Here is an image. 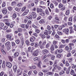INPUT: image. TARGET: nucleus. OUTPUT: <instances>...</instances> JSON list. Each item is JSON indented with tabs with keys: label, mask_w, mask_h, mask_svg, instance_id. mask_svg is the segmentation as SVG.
<instances>
[{
	"label": "nucleus",
	"mask_w": 76,
	"mask_h": 76,
	"mask_svg": "<svg viewBox=\"0 0 76 76\" xmlns=\"http://www.w3.org/2000/svg\"><path fill=\"white\" fill-rule=\"evenodd\" d=\"M33 55L35 57H36L38 55V50H35L33 51Z\"/></svg>",
	"instance_id": "nucleus-1"
},
{
	"label": "nucleus",
	"mask_w": 76,
	"mask_h": 76,
	"mask_svg": "<svg viewBox=\"0 0 76 76\" xmlns=\"http://www.w3.org/2000/svg\"><path fill=\"white\" fill-rule=\"evenodd\" d=\"M63 31L65 34H69V28H65L63 30Z\"/></svg>",
	"instance_id": "nucleus-2"
},
{
	"label": "nucleus",
	"mask_w": 76,
	"mask_h": 76,
	"mask_svg": "<svg viewBox=\"0 0 76 76\" xmlns=\"http://www.w3.org/2000/svg\"><path fill=\"white\" fill-rule=\"evenodd\" d=\"M12 65V64L8 62H6V66L9 68H11Z\"/></svg>",
	"instance_id": "nucleus-3"
},
{
	"label": "nucleus",
	"mask_w": 76,
	"mask_h": 76,
	"mask_svg": "<svg viewBox=\"0 0 76 76\" xmlns=\"http://www.w3.org/2000/svg\"><path fill=\"white\" fill-rule=\"evenodd\" d=\"M2 12L3 13V14L4 15H6L7 13V10L6 8H4L3 9V10L2 11Z\"/></svg>",
	"instance_id": "nucleus-4"
},
{
	"label": "nucleus",
	"mask_w": 76,
	"mask_h": 76,
	"mask_svg": "<svg viewBox=\"0 0 76 76\" xmlns=\"http://www.w3.org/2000/svg\"><path fill=\"white\" fill-rule=\"evenodd\" d=\"M43 53L44 54H47L49 53V51L47 50H44L43 51Z\"/></svg>",
	"instance_id": "nucleus-5"
},
{
	"label": "nucleus",
	"mask_w": 76,
	"mask_h": 76,
	"mask_svg": "<svg viewBox=\"0 0 76 76\" xmlns=\"http://www.w3.org/2000/svg\"><path fill=\"white\" fill-rule=\"evenodd\" d=\"M28 12H29V10H26L23 14V16H25V15H26L28 14Z\"/></svg>",
	"instance_id": "nucleus-6"
},
{
	"label": "nucleus",
	"mask_w": 76,
	"mask_h": 76,
	"mask_svg": "<svg viewBox=\"0 0 76 76\" xmlns=\"http://www.w3.org/2000/svg\"><path fill=\"white\" fill-rule=\"evenodd\" d=\"M32 15L33 16V18H36L37 17V14L34 12H33L32 13Z\"/></svg>",
	"instance_id": "nucleus-7"
},
{
	"label": "nucleus",
	"mask_w": 76,
	"mask_h": 76,
	"mask_svg": "<svg viewBox=\"0 0 76 76\" xmlns=\"http://www.w3.org/2000/svg\"><path fill=\"white\" fill-rule=\"evenodd\" d=\"M37 13H39V12H42V10L41 9H39V8H37Z\"/></svg>",
	"instance_id": "nucleus-8"
},
{
	"label": "nucleus",
	"mask_w": 76,
	"mask_h": 76,
	"mask_svg": "<svg viewBox=\"0 0 76 76\" xmlns=\"http://www.w3.org/2000/svg\"><path fill=\"white\" fill-rule=\"evenodd\" d=\"M63 24L62 27L63 28H65V27H66V26H67V23L66 22H64L63 23Z\"/></svg>",
	"instance_id": "nucleus-9"
},
{
	"label": "nucleus",
	"mask_w": 76,
	"mask_h": 76,
	"mask_svg": "<svg viewBox=\"0 0 76 76\" xmlns=\"http://www.w3.org/2000/svg\"><path fill=\"white\" fill-rule=\"evenodd\" d=\"M71 65L72 66V69H75V68H76V65L74 64H73V63H71Z\"/></svg>",
	"instance_id": "nucleus-10"
},
{
	"label": "nucleus",
	"mask_w": 76,
	"mask_h": 76,
	"mask_svg": "<svg viewBox=\"0 0 76 76\" xmlns=\"http://www.w3.org/2000/svg\"><path fill=\"white\" fill-rule=\"evenodd\" d=\"M6 38H7L8 39H10L12 38V36H11V35H8L6 36Z\"/></svg>",
	"instance_id": "nucleus-11"
},
{
	"label": "nucleus",
	"mask_w": 76,
	"mask_h": 76,
	"mask_svg": "<svg viewBox=\"0 0 76 76\" xmlns=\"http://www.w3.org/2000/svg\"><path fill=\"white\" fill-rule=\"evenodd\" d=\"M76 10V6H74L73 8V10L72 11L73 12V13H75Z\"/></svg>",
	"instance_id": "nucleus-12"
},
{
	"label": "nucleus",
	"mask_w": 76,
	"mask_h": 76,
	"mask_svg": "<svg viewBox=\"0 0 76 76\" xmlns=\"http://www.w3.org/2000/svg\"><path fill=\"white\" fill-rule=\"evenodd\" d=\"M1 52H2V54H4V55L5 56H6V52H5L4 50H3V49H1Z\"/></svg>",
	"instance_id": "nucleus-13"
},
{
	"label": "nucleus",
	"mask_w": 76,
	"mask_h": 76,
	"mask_svg": "<svg viewBox=\"0 0 76 76\" xmlns=\"http://www.w3.org/2000/svg\"><path fill=\"white\" fill-rule=\"evenodd\" d=\"M45 22V21H44V20L43 19H42L40 20L39 21V23H44Z\"/></svg>",
	"instance_id": "nucleus-14"
},
{
	"label": "nucleus",
	"mask_w": 76,
	"mask_h": 76,
	"mask_svg": "<svg viewBox=\"0 0 76 76\" xmlns=\"http://www.w3.org/2000/svg\"><path fill=\"white\" fill-rule=\"evenodd\" d=\"M63 7V4H62L61 3L59 4V8H61V7Z\"/></svg>",
	"instance_id": "nucleus-15"
},
{
	"label": "nucleus",
	"mask_w": 76,
	"mask_h": 76,
	"mask_svg": "<svg viewBox=\"0 0 76 76\" xmlns=\"http://www.w3.org/2000/svg\"><path fill=\"white\" fill-rule=\"evenodd\" d=\"M10 44V42H8L5 44V46L6 47H7V46H9Z\"/></svg>",
	"instance_id": "nucleus-16"
},
{
	"label": "nucleus",
	"mask_w": 76,
	"mask_h": 76,
	"mask_svg": "<svg viewBox=\"0 0 76 76\" xmlns=\"http://www.w3.org/2000/svg\"><path fill=\"white\" fill-rule=\"evenodd\" d=\"M26 44L27 45H30V42L28 40H27L26 41Z\"/></svg>",
	"instance_id": "nucleus-17"
},
{
	"label": "nucleus",
	"mask_w": 76,
	"mask_h": 76,
	"mask_svg": "<svg viewBox=\"0 0 76 76\" xmlns=\"http://www.w3.org/2000/svg\"><path fill=\"white\" fill-rule=\"evenodd\" d=\"M17 66H14L13 67V69L14 70V71L15 72H16V71L17 70Z\"/></svg>",
	"instance_id": "nucleus-18"
},
{
	"label": "nucleus",
	"mask_w": 76,
	"mask_h": 76,
	"mask_svg": "<svg viewBox=\"0 0 76 76\" xmlns=\"http://www.w3.org/2000/svg\"><path fill=\"white\" fill-rule=\"evenodd\" d=\"M16 4V3L15 1H13L12 3V6H15Z\"/></svg>",
	"instance_id": "nucleus-19"
},
{
	"label": "nucleus",
	"mask_w": 76,
	"mask_h": 76,
	"mask_svg": "<svg viewBox=\"0 0 76 76\" xmlns=\"http://www.w3.org/2000/svg\"><path fill=\"white\" fill-rule=\"evenodd\" d=\"M53 74H54V73L52 72H48L47 73V75H53Z\"/></svg>",
	"instance_id": "nucleus-20"
},
{
	"label": "nucleus",
	"mask_w": 76,
	"mask_h": 76,
	"mask_svg": "<svg viewBox=\"0 0 76 76\" xmlns=\"http://www.w3.org/2000/svg\"><path fill=\"white\" fill-rule=\"evenodd\" d=\"M15 10L17 11V12H20V9H19V8L17 7H16L15 9Z\"/></svg>",
	"instance_id": "nucleus-21"
},
{
	"label": "nucleus",
	"mask_w": 76,
	"mask_h": 76,
	"mask_svg": "<svg viewBox=\"0 0 76 76\" xmlns=\"http://www.w3.org/2000/svg\"><path fill=\"white\" fill-rule=\"evenodd\" d=\"M6 6V2H3V4L2 5V7H4Z\"/></svg>",
	"instance_id": "nucleus-22"
},
{
	"label": "nucleus",
	"mask_w": 76,
	"mask_h": 76,
	"mask_svg": "<svg viewBox=\"0 0 76 76\" xmlns=\"http://www.w3.org/2000/svg\"><path fill=\"white\" fill-rule=\"evenodd\" d=\"M39 15H41V16H44L45 15V13H44L43 11H42V12H41V13H40Z\"/></svg>",
	"instance_id": "nucleus-23"
},
{
	"label": "nucleus",
	"mask_w": 76,
	"mask_h": 76,
	"mask_svg": "<svg viewBox=\"0 0 76 76\" xmlns=\"http://www.w3.org/2000/svg\"><path fill=\"white\" fill-rule=\"evenodd\" d=\"M5 62L4 61H3L2 65V68H4L5 67Z\"/></svg>",
	"instance_id": "nucleus-24"
},
{
	"label": "nucleus",
	"mask_w": 76,
	"mask_h": 76,
	"mask_svg": "<svg viewBox=\"0 0 76 76\" xmlns=\"http://www.w3.org/2000/svg\"><path fill=\"white\" fill-rule=\"evenodd\" d=\"M69 13H70V11L69 10H67L66 11V12L65 13L66 15H69Z\"/></svg>",
	"instance_id": "nucleus-25"
},
{
	"label": "nucleus",
	"mask_w": 76,
	"mask_h": 76,
	"mask_svg": "<svg viewBox=\"0 0 76 76\" xmlns=\"http://www.w3.org/2000/svg\"><path fill=\"white\" fill-rule=\"evenodd\" d=\"M61 57V54H57L56 56V57L58 58H60Z\"/></svg>",
	"instance_id": "nucleus-26"
},
{
	"label": "nucleus",
	"mask_w": 76,
	"mask_h": 76,
	"mask_svg": "<svg viewBox=\"0 0 76 76\" xmlns=\"http://www.w3.org/2000/svg\"><path fill=\"white\" fill-rule=\"evenodd\" d=\"M50 50L52 51H54V45H52L50 48Z\"/></svg>",
	"instance_id": "nucleus-27"
},
{
	"label": "nucleus",
	"mask_w": 76,
	"mask_h": 76,
	"mask_svg": "<svg viewBox=\"0 0 76 76\" xmlns=\"http://www.w3.org/2000/svg\"><path fill=\"white\" fill-rule=\"evenodd\" d=\"M21 43L22 45H23V44H24V40L23 39V38L21 39Z\"/></svg>",
	"instance_id": "nucleus-28"
},
{
	"label": "nucleus",
	"mask_w": 76,
	"mask_h": 76,
	"mask_svg": "<svg viewBox=\"0 0 76 76\" xmlns=\"http://www.w3.org/2000/svg\"><path fill=\"white\" fill-rule=\"evenodd\" d=\"M18 55L19 53L17 52L15 53L14 54V56H15L16 57H18Z\"/></svg>",
	"instance_id": "nucleus-29"
},
{
	"label": "nucleus",
	"mask_w": 76,
	"mask_h": 76,
	"mask_svg": "<svg viewBox=\"0 0 76 76\" xmlns=\"http://www.w3.org/2000/svg\"><path fill=\"white\" fill-rule=\"evenodd\" d=\"M26 7H23L21 10V11L22 12H24V11H25V10H26Z\"/></svg>",
	"instance_id": "nucleus-30"
},
{
	"label": "nucleus",
	"mask_w": 76,
	"mask_h": 76,
	"mask_svg": "<svg viewBox=\"0 0 76 76\" xmlns=\"http://www.w3.org/2000/svg\"><path fill=\"white\" fill-rule=\"evenodd\" d=\"M65 63L66 65V66H70V64L69 63V62H68V61H66Z\"/></svg>",
	"instance_id": "nucleus-31"
},
{
	"label": "nucleus",
	"mask_w": 76,
	"mask_h": 76,
	"mask_svg": "<svg viewBox=\"0 0 76 76\" xmlns=\"http://www.w3.org/2000/svg\"><path fill=\"white\" fill-rule=\"evenodd\" d=\"M17 6L18 7H22V4L21 3H19L17 5Z\"/></svg>",
	"instance_id": "nucleus-32"
},
{
	"label": "nucleus",
	"mask_w": 76,
	"mask_h": 76,
	"mask_svg": "<svg viewBox=\"0 0 76 76\" xmlns=\"http://www.w3.org/2000/svg\"><path fill=\"white\" fill-rule=\"evenodd\" d=\"M13 8L12 7H9L8 8V9L9 10V11H12V9Z\"/></svg>",
	"instance_id": "nucleus-33"
},
{
	"label": "nucleus",
	"mask_w": 76,
	"mask_h": 76,
	"mask_svg": "<svg viewBox=\"0 0 76 76\" xmlns=\"http://www.w3.org/2000/svg\"><path fill=\"white\" fill-rule=\"evenodd\" d=\"M34 61H36L37 60V61H39V58L35 57L34 58Z\"/></svg>",
	"instance_id": "nucleus-34"
},
{
	"label": "nucleus",
	"mask_w": 76,
	"mask_h": 76,
	"mask_svg": "<svg viewBox=\"0 0 76 76\" xmlns=\"http://www.w3.org/2000/svg\"><path fill=\"white\" fill-rule=\"evenodd\" d=\"M65 48L66 51H68L69 50V47L68 46H66Z\"/></svg>",
	"instance_id": "nucleus-35"
},
{
	"label": "nucleus",
	"mask_w": 76,
	"mask_h": 76,
	"mask_svg": "<svg viewBox=\"0 0 76 76\" xmlns=\"http://www.w3.org/2000/svg\"><path fill=\"white\" fill-rule=\"evenodd\" d=\"M50 7L51 9H53V8L54 7V5H53V4H51L50 5Z\"/></svg>",
	"instance_id": "nucleus-36"
},
{
	"label": "nucleus",
	"mask_w": 76,
	"mask_h": 76,
	"mask_svg": "<svg viewBox=\"0 0 76 76\" xmlns=\"http://www.w3.org/2000/svg\"><path fill=\"white\" fill-rule=\"evenodd\" d=\"M55 37L56 38H60V37H59V36L58 35H57V34H56L55 35Z\"/></svg>",
	"instance_id": "nucleus-37"
},
{
	"label": "nucleus",
	"mask_w": 76,
	"mask_h": 76,
	"mask_svg": "<svg viewBox=\"0 0 76 76\" xmlns=\"http://www.w3.org/2000/svg\"><path fill=\"white\" fill-rule=\"evenodd\" d=\"M30 41H31V42H34V39H33V38H32V37H30Z\"/></svg>",
	"instance_id": "nucleus-38"
},
{
	"label": "nucleus",
	"mask_w": 76,
	"mask_h": 76,
	"mask_svg": "<svg viewBox=\"0 0 76 76\" xmlns=\"http://www.w3.org/2000/svg\"><path fill=\"white\" fill-rule=\"evenodd\" d=\"M73 73H74V71L72 69L71 70L70 72L71 75H73Z\"/></svg>",
	"instance_id": "nucleus-39"
},
{
	"label": "nucleus",
	"mask_w": 76,
	"mask_h": 76,
	"mask_svg": "<svg viewBox=\"0 0 76 76\" xmlns=\"http://www.w3.org/2000/svg\"><path fill=\"white\" fill-rule=\"evenodd\" d=\"M42 71L43 72H44V73H47L48 72V71L47 69H43Z\"/></svg>",
	"instance_id": "nucleus-40"
},
{
	"label": "nucleus",
	"mask_w": 76,
	"mask_h": 76,
	"mask_svg": "<svg viewBox=\"0 0 76 76\" xmlns=\"http://www.w3.org/2000/svg\"><path fill=\"white\" fill-rule=\"evenodd\" d=\"M35 32H37V34H39L40 32V31H39V30L38 29H36Z\"/></svg>",
	"instance_id": "nucleus-41"
},
{
	"label": "nucleus",
	"mask_w": 76,
	"mask_h": 76,
	"mask_svg": "<svg viewBox=\"0 0 76 76\" xmlns=\"http://www.w3.org/2000/svg\"><path fill=\"white\" fill-rule=\"evenodd\" d=\"M39 46L40 48L41 49H42V48H44V45L42 44L40 45Z\"/></svg>",
	"instance_id": "nucleus-42"
},
{
	"label": "nucleus",
	"mask_w": 76,
	"mask_h": 76,
	"mask_svg": "<svg viewBox=\"0 0 76 76\" xmlns=\"http://www.w3.org/2000/svg\"><path fill=\"white\" fill-rule=\"evenodd\" d=\"M13 17L14 19L16 18V14L14 13L13 15Z\"/></svg>",
	"instance_id": "nucleus-43"
},
{
	"label": "nucleus",
	"mask_w": 76,
	"mask_h": 76,
	"mask_svg": "<svg viewBox=\"0 0 76 76\" xmlns=\"http://www.w3.org/2000/svg\"><path fill=\"white\" fill-rule=\"evenodd\" d=\"M71 56V53H69L67 54V57H70Z\"/></svg>",
	"instance_id": "nucleus-44"
},
{
	"label": "nucleus",
	"mask_w": 76,
	"mask_h": 76,
	"mask_svg": "<svg viewBox=\"0 0 76 76\" xmlns=\"http://www.w3.org/2000/svg\"><path fill=\"white\" fill-rule=\"evenodd\" d=\"M4 23H3L2 22H0V26H4Z\"/></svg>",
	"instance_id": "nucleus-45"
},
{
	"label": "nucleus",
	"mask_w": 76,
	"mask_h": 76,
	"mask_svg": "<svg viewBox=\"0 0 76 76\" xmlns=\"http://www.w3.org/2000/svg\"><path fill=\"white\" fill-rule=\"evenodd\" d=\"M55 19H56V20H58V21H60V20L59 19V18H58V17H56L55 18Z\"/></svg>",
	"instance_id": "nucleus-46"
},
{
	"label": "nucleus",
	"mask_w": 76,
	"mask_h": 76,
	"mask_svg": "<svg viewBox=\"0 0 76 76\" xmlns=\"http://www.w3.org/2000/svg\"><path fill=\"white\" fill-rule=\"evenodd\" d=\"M69 33L70 34H73V33H74V31L73 30H69Z\"/></svg>",
	"instance_id": "nucleus-47"
},
{
	"label": "nucleus",
	"mask_w": 76,
	"mask_h": 76,
	"mask_svg": "<svg viewBox=\"0 0 76 76\" xmlns=\"http://www.w3.org/2000/svg\"><path fill=\"white\" fill-rule=\"evenodd\" d=\"M49 47H50V44L48 43L46 45V48H48Z\"/></svg>",
	"instance_id": "nucleus-48"
},
{
	"label": "nucleus",
	"mask_w": 76,
	"mask_h": 76,
	"mask_svg": "<svg viewBox=\"0 0 76 76\" xmlns=\"http://www.w3.org/2000/svg\"><path fill=\"white\" fill-rule=\"evenodd\" d=\"M57 34L59 35H62V33L61 31H57Z\"/></svg>",
	"instance_id": "nucleus-49"
},
{
	"label": "nucleus",
	"mask_w": 76,
	"mask_h": 76,
	"mask_svg": "<svg viewBox=\"0 0 76 76\" xmlns=\"http://www.w3.org/2000/svg\"><path fill=\"white\" fill-rule=\"evenodd\" d=\"M9 58L10 61H13V59H12V58L11 56H9Z\"/></svg>",
	"instance_id": "nucleus-50"
},
{
	"label": "nucleus",
	"mask_w": 76,
	"mask_h": 76,
	"mask_svg": "<svg viewBox=\"0 0 76 76\" xmlns=\"http://www.w3.org/2000/svg\"><path fill=\"white\" fill-rule=\"evenodd\" d=\"M62 3L66 4L67 3V0H62Z\"/></svg>",
	"instance_id": "nucleus-51"
},
{
	"label": "nucleus",
	"mask_w": 76,
	"mask_h": 76,
	"mask_svg": "<svg viewBox=\"0 0 76 76\" xmlns=\"http://www.w3.org/2000/svg\"><path fill=\"white\" fill-rule=\"evenodd\" d=\"M28 19H32V16L31 15H30L29 17H28Z\"/></svg>",
	"instance_id": "nucleus-52"
},
{
	"label": "nucleus",
	"mask_w": 76,
	"mask_h": 76,
	"mask_svg": "<svg viewBox=\"0 0 76 76\" xmlns=\"http://www.w3.org/2000/svg\"><path fill=\"white\" fill-rule=\"evenodd\" d=\"M45 13L46 14V15H49V13H48V11L47 10H45Z\"/></svg>",
	"instance_id": "nucleus-53"
},
{
	"label": "nucleus",
	"mask_w": 76,
	"mask_h": 76,
	"mask_svg": "<svg viewBox=\"0 0 76 76\" xmlns=\"http://www.w3.org/2000/svg\"><path fill=\"white\" fill-rule=\"evenodd\" d=\"M57 68V69H58V70L59 71L61 70V67L59 66H58Z\"/></svg>",
	"instance_id": "nucleus-54"
},
{
	"label": "nucleus",
	"mask_w": 76,
	"mask_h": 76,
	"mask_svg": "<svg viewBox=\"0 0 76 76\" xmlns=\"http://www.w3.org/2000/svg\"><path fill=\"white\" fill-rule=\"evenodd\" d=\"M73 20V18L72 17L69 18V20L70 22H72Z\"/></svg>",
	"instance_id": "nucleus-55"
},
{
	"label": "nucleus",
	"mask_w": 76,
	"mask_h": 76,
	"mask_svg": "<svg viewBox=\"0 0 76 76\" xmlns=\"http://www.w3.org/2000/svg\"><path fill=\"white\" fill-rule=\"evenodd\" d=\"M21 26L23 28H25V24H22Z\"/></svg>",
	"instance_id": "nucleus-56"
},
{
	"label": "nucleus",
	"mask_w": 76,
	"mask_h": 76,
	"mask_svg": "<svg viewBox=\"0 0 76 76\" xmlns=\"http://www.w3.org/2000/svg\"><path fill=\"white\" fill-rule=\"evenodd\" d=\"M15 42L17 44H19V42H20L19 40L18 39Z\"/></svg>",
	"instance_id": "nucleus-57"
},
{
	"label": "nucleus",
	"mask_w": 76,
	"mask_h": 76,
	"mask_svg": "<svg viewBox=\"0 0 76 76\" xmlns=\"http://www.w3.org/2000/svg\"><path fill=\"white\" fill-rule=\"evenodd\" d=\"M53 66L54 67V68H57L58 66H57V65L56 64H55L53 65Z\"/></svg>",
	"instance_id": "nucleus-58"
},
{
	"label": "nucleus",
	"mask_w": 76,
	"mask_h": 76,
	"mask_svg": "<svg viewBox=\"0 0 76 76\" xmlns=\"http://www.w3.org/2000/svg\"><path fill=\"white\" fill-rule=\"evenodd\" d=\"M33 35H34V36H35V37H38V34H37L34 33L33 34Z\"/></svg>",
	"instance_id": "nucleus-59"
},
{
	"label": "nucleus",
	"mask_w": 76,
	"mask_h": 76,
	"mask_svg": "<svg viewBox=\"0 0 76 76\" xmlns=\"http://www.w3.org/2000/svg\"><path fill=\"white\" fill-rule=\"evenodd\" d=\"M57 43V41H53V44H54V45H56V44Z\"/></svg>",
	"instance_id": "nucleus-60"
},
{
	"label": "nucleus",
	"mask_w": 76,
	"mask_h": 76,
	"mask_svg": "<svg viewBox=\"0 0 76 76\" xmlns=\"http://www.w3.org/2000/svg\"><path fill=\"white\" fill-rule=\"evenodd\" d=\"M65 42L66 43H69V39H66L65 40Z\"/></svg>",
	"instance_id": "nucleus-61"
},
{
	"label": "nucleus",
	"mask_w": 76,
	"mask_h": 76,
	"mask_svg": "<svg viewBox=\"0 0 76 76\" xmlns=\"http://www.w3.org/2000/svg\"><path fill=\"white\" fill-rule=\"evenodd\" d=\"M39 76H42L43 75V73L42 72H40L39 73Z\"/></svg>",
	"instance_id": "nucleus-62"
},
{
	"label": "nucleus",
	"mask_w": 76,
	"mask_h": 76,
	"mask_svg": "<svg viewBox=\"0 0 76 76\" xmlns=\"http://www.w3.org/2000/svg\"><path fill=\"white\" fill-rule=\"evenodd\" d=\"M7 29V26H5L4 27V30H6Z\"/></svg>",
	"instance_id": "nucleus-63"
},
{
	"label": "nucleus",
	"mask_w": 76,
	"mask_h": 76,
	"mask_svg": "<svg viewBox=\"0 0 76 76\" xmlns=\"http://www.w3.org/2000/svg\"><path fill=\"white\" fill-rule=\"evenodd\" d=\"M73 21L76 22V17H75L73 18Z\"/></svg>",
	"instance_id": "nucleus-64"
}]
</instances>
